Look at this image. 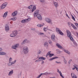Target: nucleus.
Instances as JSON below:
<instances>
[{"mask_svg": "<svg viewBox=\"0 0 78 78\" xmlns=\"http://www.w3.org/2000/svg\"><path fill=\"white\" fill-rule=\"evenodd\" d=\"M36 9V5H34L33 7L32 10V12H34V11H35Z\"/></svg>", "mask_w": 78, "mask_h": 78, "instance_id": "obj_20", "label": "nucleus"}, {"mask_svg": "<svg viewBox=\"0 0 78 78\" xmlns=\"http://www.w3.org/2000/svg\"><path fill=\"white\" fill-rule=\"evenodd\" d=\"M44 31H47V28H44Z\"/></svg>", "mask_w": 78, "mask_h": 78, "instance_id": "obj_44", "label": "nucleus"}, {"mask_svg": "<svg viewBox=\"0 0 78 78\" xmlns=\"http://www.w3.org/2000/svg\"><path fill=\"white\" fill-rule=\"evenodd\" d=\"M7 15H8V12H5V13L4 15L3 16V19H5V18L6 17Z\"/></svg>", "mask_w": 78, "mask_h": 78, "instance_id": "obj_14", "label": "nucleus"}, {"mask_svg": "<svg viewBox=\"0 0 78 78\" xmlns=\"http://www.w3.org/2000/svg\"><path fill=\"white\" fill-rule=\"evenodd\" d=\"M57 72L59 73L60 74V76H61L62 78H64V76L62 75V73H61V71H59V70L58 69H57Z\"/></svg>", "mask_w": 78, "mask_h": 78, "instance_id": "obj_13", "label": "nucleus"}, {"mask_svg": "<svg viewBox=\"0 0 78 78\" xmlns=\"http://www.w3.org/2000/svg\"><path fill=\"white\" fill-rule=\"evenodd\" d=\"M50 74L49 73H44V75H49Z\"/></svg>", "mask_w": 78, "mask_h": 78, "instance_id": "obj_38", "label": "nucleus"}, {"mask_svg": "<svg viewBox=\"0 0 78 78\" xmlns=\"http://www.w3.org/2000/svg\"><path fill=\"white\" fill-rule=\"evenodd\" d=\"M44 0H40L41 2H44Z\"/></svg>", "mask_w": 78, "mask_h": 78, "instance_id": "obj_51", "label": "nucleus"}, {"mask_svg": "<svg viewBox=\"0 0 78 78\" xmlns=\"http://www.w3.org/2000/svg\"><path fill=\"white\" fill-rule=\"evenodd\" d=\"M66 16H67V17H68V18H69V19L70 18V17H69V16H68V14H67V13L66 14Z\"/></svg>", "mask_w": 78, "mask_h": 78, "instance_id": "obj_45", "label": "nucleus"}, {"mask_svg": "<svg viewBox=\"0 0 78 78\" xmlns=\"http://www.w3.org/2000/svg\"><path fill=\"white\" fill-rule=\"evenodd\" d=\"M12 33L15 36L17 34V30H15L12 32Z\"/></svg>", "mask_w": 78, "mask_h": 78, "instance_id": "obj_16", "label": "nucleus"}, {"mask_svg": "<svg viewBox=\"0 0 78 78\" xmlns=\"http://www.w3.org/2000/svg\"><path fill=\"white\" fill-rule=\"evenodd\" d=\"M2 48H0V51H2Z\"/></svg>", "mask_w": 78, "mask_h": 78, "instance_id": "obj_54", "label": "nucleus"}, {"mask_svg": "<svg viewBox=\"0 0 78 78\" xmlns=\"http://www.w3.org/2000/svg\"><path fill=\"white\" fill-rule=\"evenodd\" d=\"M54 5L56 8H57L58 6V3L56 2H54Z\"/></svg>", "mask_w": 78, "mask_h": 78, "instance_id": "obj_19", "label": "nucleus"}, {"mask_svg": "<svg viewBox=\"0 0 78 78\" xmlns=\"http://www.w3.org/2000/svg\"><path fill=\"white\" fill-rule=\"evenodd\" d=\"M55 34H52L51 36V39H52L53 41H54V40H55Z\"/></svg>", "mask_w": 78, "mask_h": 78, "instance_id": "obj_15", "label": "nucleus"}, {"mask_svg": "<svg viewBox=\"0 0 78 78\" xmlns=\"http://www.w3.org/2000/svg\"><path fill=\"white\" fill-rule=\"evenodd\" d=\"M73 74V75H72ZM71 76L73 78H77V77L74 74L71 73Z\"/></svg>", "mask_w": 78, "mask_h": 78, "instance_id": "obj_22", "label": "nucleus"}, {"mask_svg": "<svg viewBox=\"0 0 78 78\" xmlns=\"http://www.w3.org/2000/svg\"><path fill=\"white\" fill-rule=\"evenodd\" d=\"M56 31L57 32H59L60 34V35H63V34H64L62 32L61 30H60L59 28H57L56 29Z\"/></svg>", "mask_w": 78, "mask_h": 78, "instance_id": "obj_8", "label": "nucleus"}, {"mask_svg": "<svg viewBox=\"0 0 78 78\" xmlns=\"http://www.w3.org/2000/svg\"><path fill=\"white\" fill-rule=\"evenodd\" d=\"M10 36L11 37H14L15 35L14 34H13V33L12 34H11L10 35Z\"/></svg>", "mask_w": 78, "mask_h": 78, "instance_id": "obj_31", "label": "nucleus"}, {"mask_svg": "<svg viewBox=\"0 0 78 78\" xmlns=\"http://www.w3.org/2000/svg\"><path fill=\"white\" fill-rule=\"evenodd\" d=\"M44 47H47L48 46V43L47 42H45L44 43Z\"/></svg>", "mask_w": 78, "mask_h": 78, "instance_id": "obj_30", "label": "nucleus"}, {"mask_svg": "<svg viewBox=\"0 0 78 78\" xmlns=\"http://www.w3.org/2000/svg\"><path fill=\"white\" fill-rule=\"evenodd\" d=\"M75 69V68H73V69H72V70H74Z\"/></svg>", "mask_w": 78, "mask_h": 78, "instance_id": "obj_56", "label": "nucleus"}, {"mask_svg": "<svg viewBox=\"0 0 78 78\" xmlns=\"http://www.w3.org/2000/svg\"><path fill=\"white\" fill-rule=\"evenodd\" d=\"M40 35H42L44 34V33H40L39 34Z\"/></svg>", "mask_w": 78, "mask_h": 78, "instance_id": "obj_49", "label": "nucleus"}, {"mask_svg": "<svg viewBox=\"0 0 78 78\" xmlns=\"http://www.w3.org/2000/svg\"><path fill=\"white\" fill-rule=\"evenodd\" d=\"M55 78L54 77H50V78Z\"/></svg>", "mask_w": 78, "mask_h": 78, "instance_id": "obj_58", "label": "nucleus"}, {"mask_svg": "<svg viewBox=\"0 0 78 78\" xmlns=\"http://www.w3.org/2000/svg\"><path fill=\"white\" fill-rule=\"evenodd\" d=\"M71 26L73 27V28L74 29V30H77V28L76 27H75V25H74L73 24H71Z\"/></svg>", "mask_w": 78, "mask_h": 78, "instance_id": "obj_21", "label": "nucleus"}, {"mask_svg": "<svg viewBox=\"0 0 78 78\" xmlns=\"http://www.w3.org/2000/svg\"><path fill=\"white\" fill-rule=\"evenodd\" d=\"M68 25V26H70L71 25H72V23H70V22H68L67 23Z\"/></svg>", "mask_w": 78, "mask_h": 78, "instance_id": "obj_34", "label": "nucleus"}, {"mask_svg": "<svg viewBox=\"0 0 78 78\" xmlns=\"http://www.w3.org/2000/svg\"><path fill=\"white\" fill-rule=\"evenodd\" d=\"M41 51H40V50L38 51V54H41Z\"/></svg>", "mask_w": 78, "mask_h": 78, "instance_id": "obj_41", "label": "nucleus"}, {"mask_svg": "<svg viewBox=\"0 0 78 78\" xmlns=\"http://www.w3.org/2000/svg\"><path fill=\"white\" fill-rule=\"evenodd\" d=\"M57 53H61V51H59V50H57Z\"/></svg>", "mask_w": 78, "mask_h": 78, "instance_id": "obj_42", "label": "nucleus"}, {"mask_svg": "<svg viewBox=\"0 0 78 78\" xmlns=\"http://www.w3.org/2000/svg\"><path fill=\"white\" fill-rule=\"evenodd\" d=\"M30 41H29L27 40V39H25L23 41V42L22 43V44H25V43H28V42H29Z\"/></svg>", "mask_w": 78, "mask_h": 78, "instance_id": "obj_12", "label": "nucleus"}, {"mask_svg": "<svg viewBox=\"0 0 78 78\" xmlns=\"http://www.w3.org/2000/svg\"><path fill=\"white\" fill-rule=\"evenodd\" d=\"M8 5V3L5 2L1 6V8L2 9H4L6 6V5Z\"/></svg>", "mask_w": 78, "mask_h": 78, "instance_id": "obj_6", "label": "nucleus"}, {"mask_svg": "<svg viewBox=\"0 0 78 78\" xmlns=\"http://www.w3.org/2000/svg\"><path fill=\"white\" fill-rule=\"evenodd\" d=\"M56 46L58 47L59 48H62V47L59 44H56Z\"/></svg>", "mask_w": 78, "mask_h": 78, "instance_id": "obj_23", "label": "nucleus"}, {"mask_svg": "<svg viewBox=\"0 0 78 78\" xmlns=\"http://www.w3.org/2000/svg\"><path fill=\"white\" fill-rule=\"evenodd\" d=\"M12 22L11 21L10 22L11 24H12Z\"/></svg>", "mask_w": 78, "mask_h": 78, "instance_id": "obj_57", "label": "nucleus"}, {"mask_svg": "<svg viewBox=\"0 0 78 78\" xmlns=\"http://www.w3.org/2000/svg\"><path fill=\"white\" fill-rule=\"evenodd\" d=\"M64 62L65 64H66V63H67V61H66L65 59L64 60Z\"/></svg>", "mask_w": 78, "mask_h": 78, "instance_id": "obj_47", "label": "nucleus"}, {"mask_svg": "<svg viewBox=\"0 0 78 78\" xmlns=\"http://www.w3.org/2000/svg\"><path fill=\"white\" fill-rule=\"evenodd\" d=\"M48 42L49 43V44H51V40H49Z\"/></svg>", "mask_w": 78, "mask_h": 78, "instance_id": "obj_48", "label": "nucleus"}, {"mask_svg": "<svg viewBox=\"0 0 78 78\" xmlns=\"http://www.w3.org/2000/svg\"><path fill=\"white\" fill-rule=\"evenodd\" d=\"M32 5H31L29 6L28 7V8H29V9H32Z\"/></svg>", "mask_w": 78, "mask_h": 78, "instance_id": "obj_36", "label": "nucleus"}, {"mask_svg": "<svg viewBox=\"0 0 78 78\" xmlns=\"http://www.w3.org/2000/svg\"><path fill=\"white\" fill-rule=\"evenodd\" d=\"M66 32L67 33V35L68 37H69L71 41H73V37H72V35H71V33L69 31V30H67Z\"/></svg>", "mask_w": 78, "mask_h": 78, "instance_id": "obj_2", "label": "nucleus"}, {"mask_svg": "<svg viewBox=\"0 0 78 78\" xmlns=\"http://www.w3.org/2000/svg\"><path fill=\"white\" fill-rule=\"evenodd\" d=\"M17 12L16 11L12 14V17H15L17 15Z\"/></svg>", "mask_w": 78, "mask_h": 78, "instance_id": "obj_9", "label": "nucleus"}, {"mask_svg": "<svg viewBox=\"0 0 78 78\" xmlns=\"http://www.w3.org/2000/svg\"><path fill=\"white\" fill-rule=\"evenodd\" d=\"M23 51L24 53H28V48L26 46L24 47L23 48Z\"/></svg>", "mask_w": 78, "mask_h": 78, "instance_id": "obj_3", "label": "nucleus"}, {"mask_svg": "<svg viewBox=\"0 0 78 78\" xmlns=\"http://www.w3.org/2000/svg\"><path fill=\"white\" fill-rule=\"evenodd\" d=\"M45 20L48 23H49L50 24H52V22H51V20H50V19L48 18H46Z\"/></svg>", "mask_w": 78, "mask_h": 78, "instance_id": "obj_4", "label": "nucleus"}, {"mask_svg": "<svg viewBox=\"0 0 78 78\" xmlns=\"http://www.w3.org/2000/svg\"><path fill=\"white\" fill-rule=\"evenodd\" d=\"M77 36H78V34H77Z\"/></svg>", "mask_w": 78, "mask_h": 78, "instance_id": "obj_59", "label": "nucleus"}, {"mask_svg": "<svg viewBox=\"0 0 78 78\" xmlns=\"http://www.w3.org/2000/svg\"><path fill=\"white\" fill-rule=\"evenodd\" d=\"M16 62V60H15L14 61L12 62H11V63L8 64V66H11V65H12V64H14L15 62Z\"/></svg>", "mask_w": 78, "mask_h": 78, "instance_id": "obj_24", "label": "nucleus"}, {"mask_svg": "<svg viewBox=\"0 0 78 78\" xmlns=\"http://www.w3.org/2000/svg\"><path fill=\"white\" fill-rule=\"evenodd\" d=\"M30 20H31L30 18L23 20L21 21V22L22 23H26V22H28L30 21Z\"/></svg>", "mask_w": 78, "mask_h": 78, "instance_id": "obj_7", "label": "nucleus"}, {"mask_svg": "<svg viewBox=\"0 0 78 78\" xmlns=\"http://www.w3.org/2000/svg\"><path fill=\"white\" fill-rule=\"evenodd\" d=\"M55 62H56V63L57 64H61V62H58L57 61H56Z\"/></svg>", "mask_w": 78, "mask_h": 78, "instance_id": "obj_46", "label": "nucleus"}, {"mask_svg": "<svg viewBox=\"0 0 78 78\" xmlns=\"http://www.w3.org/2000/svg\"><path fill=\"white\" fill-rule=\"evenodd\" d=\"M39 59H42V60H45V58H44L42 57H40L38 58Z\"/></svg>", "mask_w": 78, "mask_h": 78, "instance_id": "obj_26", "label": "nucleus"}, {"mask_svg": "<svg viewBox=\"0 0 78 78\" xmlns=\"http://www.w3.org/2000/svg\"><path fill=\"white\" fill-rule=\"evenodd\" d=\"M44 61L42 60L41 61V64H44Z\"/></svg>", "mask_w": 78, "mask_h": 78, "instance_id": "obj_50", "label": "nucleus"}, {"mask_svg": "<svg viewBox=\"0 0 78 78\" xmlns=\"http://www.w3.org/2000/svg\"><path fill=\"white\" fill-rule=\"evenodd\" d=\"M5 29L6 31H8L9 30V26L8 25H6L5 27Z\"/></svg>", "mask_w": 78, "mask_h": 78, "instance_id": "obj_10", "label": "nucleus"}, {"mask_svg": "<svg viewBox=\"0 0 78 78\" xmlns=\"http://www.w3.org/2000/svg\"><path fill=\"white\" fill-rule=\"evenodd\" d=\"M44 24L43 23L42 24H38L37 25V27H42V26H44Z\"/></svg>", "mask_w": 78, "mask_h": 78, "instance_id": "obj_28", "label": "nucleus"}, {"mask_svg": "<svg viewBox=\"0 0 78 78\" xmlns=\"http://www.w3.org/2000/svg\"><path fill=\"white\" fill-rule=\"evenodd\" d=\"M6 53L3 52H0V55H5Z\"/></svg>", "mask_w": 78, "mask_h": 78, "instance_id": "obj_25", "label": "nucleus"}, {"mask_svg": "<svg viewBox=\"0 0 78 78\" xmlns=\"http://www.w3.org/2000/svg\"><path fill=\"white\" fill-rule=\"evenodd\" d=\"M34 16L35 17L37 16L40 20H42V16L41 15L39 14V10H37L34 12Z\"/></svg>", "mask_w": 78, "mask_h": 78, "instance_id": "obj_1", "label": "nucleus"}, {"mask_svg": "<svg viewBox=\"0 0 78 78\" xmlns=\"http://www.w3.org/2000/svg\"><path fill=\"white\" fill-rule=\"evenodd\" d=\"M76 70H77V72H78V68L77 67V68H76Z\"/></svg>", "mask_w": 78, "mask_h": 78, "instance_id": "obj_55", "label": "nucleus"}, {"mask_svg": "<svg viewBox=\"0 0 78 78\" xmlns=\"http://www.w3.org/2000/svg\"><path fill=\"white\" fill-rule=\"evenodd\" d=\"M71 16H72V19L75 21V17H74V16L72 15H71Z\"/></svg>", "mask_w": 78, "mask_h": 78, "instance_id": "obj_37", "label": "nucleus"}, {"mask_svg": "<svg viewBox=\"0 0 78 78\" xmlns=\"http://www.w3.org/2000/svg\"><path fill=\"white\" fill-rule=\"evenodd\" d=\"M41 60H40L38 59V60H36L35 61V62H41Z\"/></svg>", "mask_w": 78, "mask_h": 78, "instance_id": "obj_40", "label": "nucleus"}, {"mask_svg": "<svg viewBox=\"0 0 78 78\" xmlns=\"http://www.w3.org/2000/svg\"><path fill=\"white\" fill-rule=\"evenodd\" d=\"M19 46V44H16L12 46V49H16V48H17Z\"/></svg>", "mask_w": 78, "mask_h": 78, "instance_id": "obj_5", "label": "nucleus"}, {"mask_svg": "<svg viewBox=\"0 0 78 78\" xmlns=\"http://www.w3.org/2000/svg\"><path fill=\"white\" fill-rule=\"evenodd\" d=\"M71 61H72V60H70L69 61V64H70V62H71Z\"/></svg>", "mask_w": 78, "mask_h": 78, "instance_id": "obj_52", "label": "nucleus"}, {"mask_svg": "<svg viewBox=\"0 0 78 78\" xmlns=\"http://www.w3.org/2000/svg\"><path fill=\"white\" fill-rule=\"evenodd\" d=\"M11 61H12V58H10L9 59V63H10L9 64H11Z\"/></svg>", "mask_w": 78, "mask_h": 78, "instance_id": "obj_32", "label": "nucleus"}, {"mask_svg": "<svg viewBox=\"0 0 78 78\" xmlns=\"http://www.w3.org/2000/svg\"><path fill=\"white\" fill-rule=\"evenodd\" d=\"M41 75H45V73H41Z\"/></svg>", "mask_w": 78, "mask_h": 78, "instance_id": "obj_53", "label": "nucleus"}, {"mask_svg": "<svg viewBox=\"0 0 78 78\" xmlns=\"http://www.w3.org/2000/svg\"><path fill=\"white\" fill-rule=\"evenodd\" d=\"M51 52V51H49L47 55V56L49 55V56L50 58L52 57L54 55V54H50Z\"/></svg>", "mask_w": 78, "mask_h": 78, "instance_id": "obj_11", "label": "nucleus"}, {"mask_svg": "<svg viewBox=\"0 0 78 78\" xmlns=\"http://www.w3.org/2000/svg\"><path fill=\"white\" fill-rule=\"evenodd\" d=\"M75 25H76V27H77V28H78V23H75Z\"/></svg>", "mask_w": 78, "mask_h": 78, "instance_id": "obj_43", "label": "nucleus"}, {"mask_svg": "<svg viewBox=\"0 0 78 78\" xmlns=\"http://www.w3.org/2000/svg\"><path fill=\"white\" fill-rule=\"evenodd\" d=\"M16 19H17L16 17H14L11 19V20H13V21H15Z\"/></svg>", "mask_w": 78, "mask_h": 78, "instance_id": "obj_29", "label": "nucleus"}, {"mask_svg": "<svg viewBox=\"0 0 78 78\" xmlns=\"http://www.w3.org/2000/svg\"><path fill=\"white\" fill-rule=\"evenodd\" d=\"M73 44L74 45H76H76H77V44H76V41H73Z\"/></svg>", "mask_w": 78, "mask_h": 78, "instance_id": "obj_35", "label": "nucleus"}, {"mask_svg": "<svg viewBox=\"0 0 78 78\" xmlns=\"http://www.w3.org/2000/svg\"><path fill=\"white\" fill-rule=\"evenodd\" d=\"M64 51L65 52V53H67V54H69V55H70V53L69 52V51H68L66 50V49L64 50Z\"/></svg>", "mask_w": 78, "mask_h": 78, "instance_id": "obj_27", "label": "nucleus"}, {"mask_svg": "<svg viewBox=\"0 0 78 78\" xmlns=\"http://www.w3.org/2000/svg\"><path fill=\"white\" fill-rule=\"evenodd\" d=\"M78 66V65L75 64L73 65V67H75V69H76V68H77Z\"/></svg>", "mask_w": 78, "mask_h": 78, "instance_id": "obj_33", "label": "nucleus"}, {"mask_svg": "<svg viewBox=\"0 0 78 78\" xmlns=\"http://www.w3.org/2000/svg\"><path fill=\"white\" fill-rule=\"evenodd\" d=\"M13 73V70H12L11 71H10L9 72V73L8 74L9 76H11L12 75Z\"/></svg>", "mask_w": 78, "mask_h": 78, "instance_id": "obj_17", "label": "nucleus"}, {"mask_svg": "<svg viewBox=\"0 0 78 78\" xmlns=\"http://www.w3.org/2000/svg\"><path fill=\"white\" fill-rule=\"evenodd\" d=\"M42 76V74H40V75L37 76L36 78H40V77Z\"/></svg>", "mask_w": 78, "mask_h": 78, "instance_id": "obj_39", "label": "nucleus"}, {"mask_svg": "<svg viewBox=\"0 0 78 78\" xmlns=\"http://www.w3.org/2000/svg\"><path fill=\"white\" fill-rule=\"evenodd\" d=\"M58 58V57H54L52 58L49 59V61H52L53 59H56Z\"/></svg>", "mask_w": 78, "mask_h": 78, "instance_id": "obj_18", "label": "nucleus"}]
</instances>
